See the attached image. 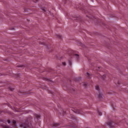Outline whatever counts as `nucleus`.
<instances>
[{
	"label": "nucleus",
	"mask_w": 128,
	"mask_h": 128,
	"mask_svg": "<svg viewBox=\"0 0 128 128\" xmlns=\"http://www.w3.org/2000/svg\"><path fill=\"white\" fill-rule=\"evenodd\" d=\"M44 80L48 82H51L52 80H50V78H44Z\"/></svg>",
	"instance_id": "nucleus-1"
},
{
	"label": "nucleus",
	"mask_w": 128,
	"mask_h": 128,
	"mask_svg": "<svg viewBox=\"0 0 128 128\" xmlns=\"http://www.w3.org/2000/svg\"><path fill=\"white\" fill-rule=\"evenodd\" d=\"M70 90L72 93H74V92L75 91V90L74 88H72L70 89Z\"/></svg>",
	"instance_id": "nucleus-2"
},
{
	"label": "nucleus",
	"mask_w": 128,
	"mask_h": 128,
	"mask_svg": "<svg viewBox=\"0 0 128 128\" xmlns=\"http://www.w3.org/2000/svg\"><path fill=\"white\" fill-rule=\"evenodd\" d=\"M56 36L57 38L60 39H61L62 38L61 36L59 34H57L56 35Z\"/></svg>",
	"instance_id": "nucleus-3"
},
{
	"label": "nucleus",
	"mask_w": 128,
	"mask_h": 128,
	"mask_svg": "<svg viewBox=\"0 0 128 128\" xmlns=\"http://www.w3.org/2000/svg\"><path fill=\"white\" fill-rule=\"evenodd\" d=\"M98 78L100 80H104V78L102 76H99Z\"/></svg>",
	"instance_id": "nucleus-4"
},
{
	"label": "nucleus",
	"mask_w": 128,
	"mask_h": 128,
	"mask_svg": "<svg viewBox=\"0 0 128 128\" xmlns=\"http://www.w3.org/2000/svg\"><path fill=\"white\" fill-rule=\"evenodd\" d=\"M98 115L100 116H101L102 115V112L100 111H98Z\"/></svg>",
	"instance_id": "nucleus-5"
},
{
	"label": "nucleus",
	"mask_w": 128,
	"mask_h": 128,
	"mask_svg": "<svg viewBox=\"0 0 128 128\" xmlns=\"http://www.w3.org/2000/svg\"><path fill=\"white\" fill-rule=\"evenodd\" d=\"M68 64L70 66H71L72 65V62L71 60H68Z\"/></svg>",
	"instance_id": "nucleus-6"
},
{
	"label": "nucleus",
	"mask_w": 128,
	"mask_h": 128,
	"mask_svg": "<svg viewBox=\"0 0 128 128\" xmlns=\"http://www.w3.org/2000/svg\"><path fill=\"white\" fill-rule=\"evenodd\" d=\"M8 89L10 90L11 91H12L14 90V88H12V87H9L8 88Z\"/></svg>",
	"instance_id": "nucleus-7"
},
{
	"label": "nucleus",
	"mask_w": 128,
	"mask_h": 128,
	"mask_svg": "<svg viewBox=\"0 0 128 128\" xmlns=\"http://www.w3.org/2000/svg\"><path fill=\"white\" fill-rule=\"evenodd\" d=\"M96 89L98 90H99V87L98 86H96L95 88Z\"/></svg>",
	"instance_id": "nucleus-8"
},
{
	"label": "nucleus",
	"mask_w": 128,
	"mask_h": 128,
	"mask_svg": "<svg viewBox=\"0 0 128 128\" xmlns=\"http://www.w3.org/2000/svg\"><path fill=\"white\" fill-rule=\"evenodd\" d=\"M83 84L85 88H86L87 85V84L86 83H83Z\"/></svg>",
	"instance_id": "nucleus-9"
},
{
	"label": "nucleus",
	"mask_w": 128,
	"mask_h": 128,
	"mask_svg": "<svg viewBox=\"0 0 128 128\" xmlns=\"http://www.w3.org/2000/svg\"><path fill=\"white\" fill-rule=\"evenodd\" d=\"M98 98L99 99H100V100H102V96H98Z\"/></svg>",
	"instance_id": "nucleus-10"
},
{
	"label": "nucleus",
	"mask_w": 128,
	"mask_h": 128,
	"mask_svg": "<svg viewBox=\"0 0 128 128\" xmlns=\"http://www.w3.org/2000/svg\"><path fill=\"white\" fill-rule=\"evenodd\" d=\"M75 56H76V58L77 59H78L79 57V55L78 54H75Z\"/></svg>",
	"instance_id": "nucleus-11"
},
{
	"label": "nucleus",
	"mask_w": 128,
	"mask_h": 128,
	"mask_svg": "<svg viewBox=\"0 0 128 128\" xmlns=\"http://www.w3.org/2000/svg\"><path fill=\"white\" fill-rule=\"evenodd\" d=\"M26 94H29L28 95V96L33 95L32 94H33L32 93H27Z\"/></svg>",
	"instance_id": "nucleus-12"
},
{
	"label": "nucleus",
	"mask_w": 128,
	"mask_h": 128,
	"mask_svg": "<svg viewBox=\"0 0 128 128\" xmlns=\"http://www.w3.org/2000/svg\"><path fill=\"white\" fill-rule=\"evenodd\" d=\"M109 93L110 94H112L114 93V92L113 91H110V92H109Z\"/></svg>",
	"instance_id": "nucleus-13"
},
{
	"label": "nucleus",
	"mask_w": 128,
	"mask_h": 128,
	"mask_svg": "<svg viewBox=\"0 0 128 128\" xmlns=\"http://www.w3.org/2000/svg\"><path fill=\"white\" fill-rule=\"evenodd\" d=\"M103 95V94H102V93H100V94H98V96H102Z\"/></svg>",
	"instance_id": "nucleus-14"
},
{
	"label": "nucleus",
	"mask_w": 128,
	"mask_h": 128,
	"mask_svg": "<svg viewBox=\"0 0 128 128\" xmlns=\"http://www.w3.org/2000/svg\"><path fill=\"white\" fill-rule=\"evenodd\" d=\"M90 74L88 73V72H87L86 73V76H90Z\"/></svg>",
	"instance_id": "nucleus-15"
},
{
	"label": "nucleus",
	"mask_w": 128,
	"mask_h": 128,
	"mask_svg": "<svg viewBox=\"0 0 128 128\" xmlns=\"http://www.w3.org/2000/svg\"><path fill=\"white\" fill-rule=\"evenodd\" d=\"M16 122L15 120H13V123L14 124L16 123Z\"/></svg>",
	"instance_id": "nucleus-16"
},
{
	"label": "nucleus",
	"mask_w": 128,
	"mask_h": 128,
	"mask_svg": "<svg viewBox=\"0 0 128 128\" xmlns=\"http://www.w3.org/2000/svg\"><path fill=\"white\" fill-rule=\"evenodd\" d=\"M4 128H9V127L7 126H4L3 127Z\"/></svg>",
	"instance_id": "nucleus-17"
},
{
	"label": "nucleus",
	"mask_w": 128,
	"mask_h": 128,
	"mask_svg": "<svg viewBox=\"0 0 128 128\" xmlns=\"http://www.w3.org/2000/svg\"><path fill=\"white\" fill-rule=\"evenodd\" d=\"M62 64L64 65H66V62H62Z\"/></svg>",
	"instance_id": "nucleus-18"
},
{
	"label": "nucleus",
	"mask_w": 128,
	"mask_h": 128,
	"mask_svg": "<svg viewBox=\"0 0 128 128\" xmlns=\"http://www.w3.org/2000/svg\"><path fill=\"white\" fill-rule=\"evenodd\" d=\"M23 66V65H21V66H18V67H22V66Z\"/></svg>",
	"instance_id": "nucleus-19"
},
{
	"label": "nucleus",
	"mask_w": 128,
	"mask_h": 128,
	"mask_svg": "<svg viewBox=\"0 0 128 128\" xmlns=\"http://www.w3.org/2000/svg\"><path fill=\"white\" fill-rule=\"evenodd\" d=\"M38 0H36V1H34V2H38Z\"/></svg>",
	"instance_id": "nucleus-20"
},
{
	"label": "nucleus",
	"mask_w": 128,
	"mask_h": 128,
	"mask_svg": "<svg viewBox=\"0 0 128 128\" xmlns=\"http://www.w3.org/2000/svg\"><path fill=\"white\" fill-rule=\"evenodd\" d=\"M78 79H79V80H81V78H78Z\"/></svg>",
	"instance_id": "nucleus-21"
},
{
	"label": "nucleus",
	"mask_w": 128,
	"mask_h": 128,
	"mask_svg": "<svg viewBox=\"0 0 128 128\" xmlns=\"http://www.w3.org/2000/svg\"><path fill=\"white\" fill-rule=\"evenodd\" d=\"M8 123H10V121L9 120H8Z\"/></svg>",
	"instance_id": "nucleus-22"
},
{
	"label": "nucleus",
	"mask_w": 128,
	"mask_h": 128,
	"mask_svg": "<svg viewBox=\"0 0 128 128\" xmlns=\"http://www.w3.org/2000/svg\"><path fill=\"white\" fill-rule=\"evenodd\" d=\"M42 10H44V11H46V10H45V9H42Z\"/></svg>",
	"instance_id": "nucleus-23"
},
{
	"label": "nucleus",
	"mask_w": 128,
	"mask_h": 128,
	"mask_svg": "<svg viewBox=\"0 0 128 128\" xmlns=\"http://www.w3.org/2000/svg\"><path fill=\"white\" fill-rule=\"evenodd\" d=\"M103 76H104V78H105V76H106V75H105V74H104V75H103Z\"/></svg>",
	"instance_id": "nucleus-24"
},
{
	"label": "nucleus",
	"mask_w": 128,
	"mask_h": 128,
	"mask_svg": "<svg viewBox=\"0 0 128 128\" xmlns=\"http://www.w3.org/2000/svg\"><path fill=\"white\" fill-rule=\"evenodd\" d=\"M101 68L100 67H98V68L99 69L100 68Z\"/></svg>",
	"instance_id": "nucleus-25"
},
{
	"label": "nucleus",
	"mask_w": 128,
	"mask_h": 128,
	"mask_svg": "<svg viewBox=\"0 0 128 128\" xmlns=\"http://www.w3.org/2000/svg\"><path fill=\"white\" fill-rule=\"evenodd\" d=\"M108 124H110H110H111V123H110V124H109V123H108Z\"/></svg>",
	"instance_id": "nucleus-26"
},
{
	"label": "nucleus",
	"mask_w": 128,
	"mask_h": 128,
	"mask_svg": "<svg viewBox=\"0 0 128 128\" xmlns=\"http://www.w3.org/2000/svg\"><path fill=\"white\" fill-rule=\"evenodd\" d=\"M78 112V113H80V112Z\"/></svg>",
	"instance_id": "nucleus-27"
},
{
	"label": "nucleus",
	"mask_w": 128,
	"mask_h": 128,
	"mask_svg": "<svg viewBox=\"0 0 128 128\" xmlns=\"http://www.w3.org/2000/svg\"><path fill=\"white\" fill-rule=\"evenodd\" d=\"M97 70H99L98 69H97Z\"/></svg>",
	"instance_id": "nucleus-28"
},
{
	"label": "nucleus",
	"mask_w": 128,
	"mask_h": 128,
	"mask_svg": "<svg viewBox=\"0 0 128 128\" xmlns=\"http://www.w3.org/2000/svg\"><path fill=\"white\" fill-rule=\"evenodd\" d=\"M12 29H13V30L14 29V28H13Z\"/></svg>",
	"instance_id": "nucleus-29"
}]
</instances>
